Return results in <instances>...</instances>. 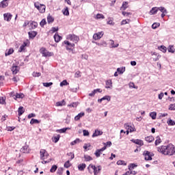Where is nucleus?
<instances>
[{"instance_id":"1","label":"nucleus","mask_w":175,"mask_h":175,"mask_svg":"<svg viewBox=\"0 0 175 175\" xmlns=\"http://www.w3.org/2000/svg\"><path fill=\"white\" fill-rule=\"evenodd\" d=\"M157 151L163 155H169L170 157H172V155H174L175 154V148L173 144H170L167 146L158 147Z\"/></svg>"},{"instance_id":"2","label":"nucleus","mask_w":175,"mask_h":175,"mask_svg":"<svg viewBox=\"0 0 175 175\" xmlns=\"http://www.w3.org/2000/svg\"><path fill=\"white\" fill-rule=\"evenodd\" d=\"M91 169H92V170H94V174L97 175V174H99V172H100V170H102V167H100V165L96 167L92 164H90L88 167V170L90 173H91Z\"/></svg>"},{"instance_id":"3","label":"nucleus","mask_w":175,"mask_h":175,"mask_svg":"<svg viewBox=\"0 0 175 175\" xmlns=\"http://www.w3.org/2000/svg\"><path fill=\"white\" fill-rule=\"evenodd\" d=\"M40 51L42 54V57H53L54 55L53 52L48 51L46 48H41Z\"/></svg>"},{"instance_id":"4","label":"nucleus","mask_w":175,"mask_h":175,"mask_svg":"<svg viewBox=\"0 0 175 175\" xmlns=\"http://www.w3.org/2000/svg\"><path fill=\"white\" fill-rule=\"evenodd\" d=\"M66 39L68 40H70L71 42H74V43H77V42H79V40H80V38H79V36H77L75 34L68 35L66 37Z\"/></svg>"},{"instance_id":"5","label":"nucleus","mask_w":175,"mask_h":175,"mask_svg":"<svg viewBox=\"0 0 175 175\" xmlns=\"http://www.w3.org/2000/svg\"><path fill=\"white\" fill-rule=\"evenodd\" d=\"M35 8L39 10L40 13H44L46 12V5L43 4H40L39 3H34Z\"/></svg>"},{"instance_id":"6","label":"nucleus","mask_w":175,"mask_h":175,"mask_svg":"<svg viewBox=\"0 0 175 175\" xmlns=\"http://www.w3.org/2000/svg\"><path fill=\"white\" fill-rule=\"evenodd\" d=\"M40 159H42V161H44V159H47L49 158V152H47V151L44 149H42L40 151Z\"/></svg>"},{"instance_id":"7","label":"nucleus","mask_w":175,"mask_h":175,"mask_svg":"<svg viewBox=\"0 0 175 175\" xmlns=\"http://www.w3.org/2000/svg\"><path fill=\"white\" fill-rule=\"evenodd\" d=\"M143 155L145 157V161H152V154L148 150H145Z\"/></svg>"},{"instance_id":"8","label":"nucleus","mask_w":175,"mask_h":175,"mask_svg":"<svg viewBox=\"0 0 175 175\" xmlns=\"http://www.w3.org/2000/svg\"><path fill=\"white\" fill-rule=\"evenodd\" d=\"M124 126L125 129H126V131H129L131 133L136 132V129L135 128V126H131L129 123H126L124 124Z\"/></svg>"},{"instance_id":"9","label":"nucleus","mask_w":175,"mask_h":175,"mask_svg":"<svg viewBox=\"0 0 175 175\" xmlns=\"http://www.w3.org/2000/svg\"><path fill=\"white\" fill-rule=\"evenodd\" d=\"M11 70L12 72V75H17V73H18V72L20 71V67L18 66L13 64L12 67L11 68Z\"/></svg>"},{"instance_id":"10","label":"nucleus","mask_w":175,"mask_h":175,"mask_svg":"<svg viewBox=\"0 0 175 175\" xmlns=\"http://www.w3.org/2000/svg\"><path fill=\"white\" fill-rule=\"evenodd\" d=\"M64 44H66V50H72V49H73V47H75V44H72L70 42H69V41L65 40L64 42Z\"/></svg>"},{"instance_id":"11","label":"nucleus","mask_w":175,"mask_h":175,"mask_svg":"<svg viewBox=\"0 0 175 175\" xmlns=\"http://www.w3.org/2000/svg\"><path fill=\"white\" fill-rule=\"evenodd\" d=\"M103 36V31L96 33L93 35L94 40H99Z\"/></svg>"},{"instance_id":"12","label":"nucleus","mask_w":175,"mask_h":175,"mask_svg":"<svg viewBox=\"0 0 175 175\" xmlns=\"http://www.w3.org/2000/svg\"><path fill=\"white\" fill-rule=\"evenodd\" d=\"M106 150V146L103 147L100 149H98L96 150L95 155L97 158H99L100 157V154H102L103 151H105Z\"/></svg>"},{"instance_id":"13","label":"nucleus","mask_w":175,"mask_h":175,"mask_svg":"<svg viewBox=\"0 0 175 175\" xmlns=\"http://www.w3.org/2000/svg\"><path fill=\"white\" fill-rule=\"evenodd\" d=\"M103 132L100 130L96 129L94 133L92 134V137H97V136H102Z\"/></svg>"},{"instance_id":"14","label":"nucleus","mask_w":175,"mask_h":175,"mask_svg":"<svg viewBox=\"0 0 175 175\" xmlns=\"http://www.w3.org/2000/svg\"><path fill=\"white\" fill-rule=\"evenodd\" d=\"M38 27V23L35 21H30L29 23V29H35V28Z\"/></svg>"},{"instance_id":"15","label":"nucleus","mask_w":175,"mask_h":175,"mask_svg":"<svg viewBox=\"0 0 175 175\" xmlns=\"http://www.w3.org/2000/svg\"><path fill=\"white\" fill-rule=\"evenodd\" d=\"M4 20L5 21H10L12 20V18L13 17V15H12L10 13H5L3 14Z\"/></svg>"},{"instance_id":"16","label":"nucleus","mask_w":175,"mask_h":175,"mask_svg":"<svg viewBox=\"0 0 175 175\" xmlns=\"http://www.w3.org/2000/svg\"><path fill=\"white\" fill-rule=\"evenodd\" d=\"M128 8H129V5L128 4V1H124L122 3V6L120 7V10H126V9H128Z\"/></svg>"},{"instance_id":"17","label":"nucleus","mask_w":175,"mask_h":175,"mask_svg":"<svg viewBox=\"0 0 175 175\" xmlns=\"http://www.w3.org/2000/svg\"><path fill=\"white\" fill-rule=\"evenodd\" d=\"M21 152H23L24 154H28L29 153V148L27 145H25L21 149Z\"/></svg>"},{"instance_id":"18","label":"nucleus","mask_w":175,"mask_h":175,"mask_svg":"<svg viewBox=\"0 0 175 175\" xmlns=\"http://www.w3.org/2000/svg\"><path fill=\"white\" fill-rule=\"evenodd\" d=\"M54 39H55V42H56V43H58L61 41V40L62 39V37L60 36L58 33H55V34L54 35Z\"/></svg>"},{"instance_id":"19","label":"nucleus","mask_w":175,"mask_h":175,"mask_svg":"<svg viewBox=\"0 0 175 175\" xmlns=\"http://www.w3.org/2000/svg\"><path fill=\"white\" fill-rule=\"evenodd\" d=\"M14 53V49L11 48L5 51V57H8V55H12V54H13Z\"/></svg>"},{"instance_id":"20","label":"nucleus","mask_w":175,"mask_h":175,"mask_svg":"<svg viewBox=\"0 0 175 175\" xmlns=\"http://www.w3.org/2000/svg\"><path fill=\"white\" fill-rule=\"evenodd\" d=\"M158 13V7H154L151 9V10L149 12V14H157Z\"/></svg>"},{"instance_id":"21","label":"nucleus","mask_w":175,"mask_h":175,"mask_svg":"<svg viewBox=\"0 0 175 175\" xmlns=\"http://www.w3.org/2000/svg\"><path fill=\"white\" fill-rule=\"evenodd\" d=\"M131 142L135 143V144H138V146H143L144 144L141 139H132Z\"/></svg>"},{"instance_id":"22","label":"nucleus","mask_w":175,"mask_h":175,"mask_svg":"<svg viewBox=\"0 0 175 175\" xmlns=\"http://www.w3.org/2000/svg\"><path fill=\"white\" fill-rule=\"evenodd\" d=\"M9 5V3L4 1L3 0L0 2V8H1L2 9H5V8H8V6Z\"/></svg>"},{"instance_id":"23","label":"nucleus","mask_w":175,"mask_h":175,"mask_svg":"<svg viewBox=\"0 0 175 175\" xmlns=\"http://www.w3.org/2000/svg\"><path fill=\"white\" fill-rule=\"evenodd\" d=\"M103 100H107V102H109V101H110V96H105L103 97L102 98L98 99V102L99 103H102V101H103Z\"/></svg>"},{"instance_id":"24","label":"nucleus","mask_w":175,"mask_h":175,"mask_svg":"<svg viewBox=\"0 0 175 175\" xmlns=\"http://www.w3.org/2000/svg\"><path fill=\"white\" fill-rule=\"evenodd\" d=\"M84 116H85L84 112H81L80 113H79L77 116H76L75 117V120L79 121V120H80V118H81V117H84Z\"/></svg>"},{"instance_id":"25","label":"nucleus","mask_w":175,"mask_h":175,"mask_svg":"<svg viewBox=\"0 0 175 175\" xmlns=\"http://www.w3.org/2000/svg\"><path fill=\"white\" fill-rule=\"evenodd\" d=\"M86 166L85 163L79 164L78 165V169L80 172H83L85 169Z\"/></svg>"},{"instance_id":"26","label":"nucleus","mask_w":175,"mask_h":175,"mask_svg":"<svg viewBox=\"0 0 175 175\" xmlns=\"http://www.w3.org/2000/svg\"><path fill=\"white\" fill-rule=\"evenodd\" d=\"M117 72H118V75H123L125 72V67L118 68Z\"/></svg>"},{"instance_id":"27","label":"nucleus","mask_w":175,"mask_h":175,"mask_svg":"<svg viewBox=\"0 0 175 175\" xmlns=\"http://www.w3.org/2000/svg\"><path fill=\"white\" fill-rule=\"evenodd\" d=\"M25 47H27V43L24 42L19 48L18 52L21 53L25 50Z\"/></svg>"},{"instance_id":"28","label":"nucleus","mask_w":175,"mask_h":175,"mask_svg":"<svg viewBox=\"0 0 175 175\" xmlns=\"http://www.w3.org/2000/svg\"><path fill=\"white\" fill-rule=\"evenodd\" d=\"M146 142H148V143H152V142H154V137L152 136H148L145 138Z\"/></svg>"},{"instance_id":"29","label":"nucleus","mask_w":175,"mask_h":175,"mask_svg":"<svg viewBox=\"0 0 175 175\" xmlns=\"http://www.w3.org/2000/svg\"><path fill=\"white\" fill-rule=\"evenodd\" d=\"M62 13L64 16H69V9L68 7H66L64 10H62Z\"/></svg>"},{"instance_id":"30","label":"nucleus","mask_w":175,"mask_h":175,"mask_svg":"<svg viewBox=\"0 0 175 175\" xmlns=\"http://www.w3.org/2000/svg\"><path fill=\"white\" fill-rule=\"evenodd\" d=\"M59 137H61V135H57L56 136H54L53 138H52L53 142H54V143H58V142L59 141Z\"/></svg>"},{"instance_id":"31","label":"nucleus","mask_w":175,"mask_h":175,"mask_svg":"<svg viewBox=\"0 0 175 175\" xmlns=\"http://www.w3.org/2000/svg\"><path fill=\"white\" fill-rule=\"evenodd\" d=\"M110 44L113 49H116L119 46V44L117 42H114V40H111Z\"/></svg>"},{"instance_id":"32","label":"nucleus","mask_w":175,"mask_h":175,"mask_svg":"<svg viewBox=\"0 0 175 175\" xmlns=\"http://www.w3.org/2000/svg\"><path fill=\"white\" fill-rule=\"evenodd\" d=\"M161 143H162V140L161 139V137H159V136H157L156 137L155 146H159Z\"/></svg>"},{"instance_id":"33","label":"nucleus","mask_w":175,"mask_h":175,"mask_svg":"<svg viewBox=\"0 0 175 175\" xmlns=\"http://www.w3.org/2000/svg\"><path fill=\"white\" fill-rule=\"evenodd\" d=\"M18 116H23L24 114V107H20L18 109Z\"/></svg>"},{"instance_id":"34","label":"nucleus","mask_w":175,"mask_h":175,"mask_svg":"<svg viewBox=\"0 0 175 175\" xmlns=\"http://www.w3.org/2000/svg\"><path fill=\"white\" fill-rule=\"evenodd\" d=\"M57 169H58V167L56 165H53L50 170L51 173H55Z\"/></svg>"},{"instance_id":"35","label":"nucleus","mask_w":175,"mask_h":175,"mask_svg":"<svg viewBox=\"0 0 175 175\" xmlns=\"http://www.w3.org/2000/svg\"><path fill=\"white\" fill-rule=\"evenodd\" d=\"M135 167H137V165L136 164H135V163H131L128 166L129 170H133V169H135Z\"/></svg>"},{"instance_id":"36","label":"nucleus","mask_w":175,"mask_h":175,"mask_svg":"<svg viewBox=\"0 0 175 175\" xmlns=\"http://www.w3.org/2000/svg\"><path fill=\"white\" fill-rule=\"evenodd\" d=\"M168 52L169 53H174L175 49H174V46H173V45H170L167 48Z\"/></svg>"},{"instance_id":"37","label":"nucleus","mask_w":175,"mask_h":175,"mask_svg":"<svg viewBox=\"0 0 175 175\" xmlns=\"http://www.w3.org/2000/svg\"><path fill=\"white\" fill-rule=\"evenodd\" d=\"M36 35H38V33H36V31L29 32V38H35V36H36Z\"/></svg>"},{"instance_id":"38","label":"nucleus","mask_w":175,"mask_h":175,"mask_svg":"<svg viewBox=\"0 0 175 175\" xmlns=\"http://www.w3.org/2000/svg\"><path fill=\"white\" fill-rule=\"evenodd\" d=\"M54 21V18H53L51 16L49 15L47 16V22L48 24H50Z\"/></svg>"},{"instance_id":"39","label":"nucleus","mask_w":175,"mask_h":175,"mask_svg":"<svg viewBox=\"0 0 175 175\" xmlns=\"http://www.w3.org/2000/svg\"><path fill=\"white\" fill-rule=\"evenodd\" d=\"M159 49L161 51H162V53H166L167 51V48L163 45L161 46Z\"/></svg>"},{"instance_id":"40","label":"nucleus","mask_w":175,"mask_h":175,"mask_svg":"<svg viewBox=\"0 0 175 175\" xmlns=\"http://www.w3.org/2000/svg\"><path fill=\"white\" fill-rule=\"evenodd\" d=\"M24 98V94L16 93V96H14V99H17V98Z\"/></svg>"},{"instance_id":"41","label":"nucleus","mask_w":175,"mask_h":175,"mask_svg":"<svg viewBox=\"0 0 175 175\" xmlns=\"http://www.w3.org/2000/svg\"><path fill=\"white\" fill-rule=\"evenodd\" d=\"M167 123L168 124V125H170V126H174V125H175V122L172 119L168 120Z\"/></svg>"},{"instance_id":"42","label":"nucleus","mask_w":175,"mask_h":175,"mask_svg":"<svg viewBox=\"0 0 175 175\" xmlns=\"http://www.w3.org/2000/svg\"><path fill=\"white\" fill-rule=\"evenodd\" d=\"M56 106H65V100H62L60 102L56 103Z\"/></svg>"},{"instance_id":"43","label":"nucleus","mask_w":175,"mask_h":175,"mask_svg":"<svg viewBox=\"0 0 175 175\" xmlns=\"http://www.w3.org/2000/svg\"><path fill=\"white\" fill-rule=\"evenodd\" d=\"M117 165H123L124 166H126V163L123 160H119L117 161Z\"/></svg>"},{"instance_id":"44","label":"nucleus","mask_w":175,"mask_h":175,"mask_svg":"<svg viewBox=\"0 0 175 175\" xmlns=\"http://www.w3.org/2000/svg\"><path fill=\"white\" fill-rule=\"evenodd\" d=\"M159 25H160L159 23H154L152 25V29H157V28H158Z\"/></svg>"},{"instance_id":"45","label":"nucleus","mask_w":175,"mask_h":175,"mask_svg":"<svg viewBox=\"0 0 175 175\" xmlns=\"http://www.w3.org/2000/svg\"><path fill=\"white\" fill-rule=\"evenodd\" d=\"M150 116L151 117L152 120H155L157 118V113L156 112H152L150 113Z\"/></svg>"},{"instance_id":"46","label":"nucleus","mask_w":175,"mask_h":175,"mask_svg":"<svg viewBox=\"0 0 175 175\" xmlns=\"http://www.w3.org/2000/svg\"><path fill=\"white\" fill-rule=\"evenodd\" d=\"M157 8L158 10H160V12H161L162 13H167V10H166L164 7H159Z\"/></svg>"},{"instance_id":"47","label":"nucleus","mask_w":175,"mask_h":175,"mask_svg":"<svg viewBox=\"0 0 175 175\" xmlns=\"http://www.w3.org/2000/svg\"><path fill=\"white\" fill-rule=\"evenodd\" d=\"M64 172V168L62 167H59L57 171V174L58 175H62V173Z\"/></svg>"},{"instance_id":"48","label":"nucleus","mask_w":175,"mask_h":175,"mask_svg":"<svg viewBox=\"0 0 175 175\" xmlns=\"http://www.w3.org/2000/svg\"><path fill=\"white\" fill-rule=\"evenodd\" d=\"M96 18L97 19V20H99V19H100V18H105V16H103V14H96Z\"/></svg>"},{"instance_id":"49","label":"nucleus","mask_w":175,"mask_h":175,"mask_svg":"<svg viewBox=\"0 0 175 175\" xmlns=\"http://www.w3.org/2000/svg\"><path fill=\"white\" fill-rule=\"evenodd\" d=\"M6 100V98L5 97H0V104L5 105Z\"/></svg>"},{"instance_id":"50","label":"nucleus","mask_w":175,"mask_h":175,"mask_svg":"<svg viewBox=\"0 0 175 175\" xmlns=\"http://www.w3.org/2000/svg\"><path fill=\"white\" fill-rule=\"evenodd\" d=\"M47 24V22L46 21V19H42L41 22L40 23V27H44Z\"/></svg>"},{"instance_id":"51","label":"nucleus","mask_w":175,"mask_h":175,"mask_svg":"<svg viewBox=\"0 0 175 175\" xmlns=\"http://www.w3.org/2000/svg\"><path fill=\"white\" fill-rule=\"evenodd\" d=\"M77 143H80V139H77L75 141L72 142L70 143V145L71 146H75V145L77 144Z\"/></svg>"},{"instance_id":"52","label":"nucleus","mask_w":175,"mask_h":175,"mask_svg":"<svg viewBox=\"0 0 175 175\" xmlns=\"http://www.w3.org/2000/svg\"><path fill=\"white\" fill-rule=\"evenodd\" d=\"M69 83L66 80H64L62 82L60 83V87H64V85H68Z\"/></svg>"},{"instance_id":"53","label":"nucleus","mask_w":175,"mask_h":175,"mask_svg":"<svg viewBox=\"0 0 175 175\" xmlns=\"http://www.w3.org/2000/svg\"><path fill=\"white\" fill-rule=\"evenodd\" d=\"M30 124L32 125L33 124H39V120L36 119H31L30 121Z\"/></svg>"},{"instance_id":"54","label":"nucleus","mask_w":175,"mask_h":175,"mask_svg":"<svg viewBox=\"0 0 175 175\" xmlns=\"http://www.w3.org/2000/svg\"><path fill=\"white\" fill-rule=\"evenodd\" d=\"M84 158L85 159V161L87 162L90 161H92V157H91L90 156H88V155H85L84 156Z\"/></svg>"},{"instance_id":"55","label":"nucleus","mask_w":175,"mask_h":175,"mask_svg":"<svg viewBox=\"0 0 175 175\" xmlns=\"http://www.w3.org/2000/svg\"><path fill=\"white\" fill-rule=\"evenodd\" d=\"M129 21H131L129 19L123 20L121 22V25H125V24H129Z\"/></svg>"},{"instance_id":"56","label":"nucleus","mask_w":175,"mask_h":175,"mask_svg":"<svg viewBox=\"0 0 175 175\" xmlns=\"http://www.w3.org/2000/svg\"><path fill=\"white\" fill-rule=\"evenodd\" d=\"M122 14L125 16L126 17H129V16H132V13L131 12H122Z\"/></svg>"},{"instance_id":"57","label":"nucleus","mask_w":175,"mask_h":175,"mask_svg":"<svg viewBox=\"0 0 175 175\" xmlns=\"http://www.w3.org/2000/svg\"><path fill=\"white\" fill-rule=\"evenodd\" d=\"M68 129H70V128L62 129L59 130V133H65V132H66V131H68Z\"/></svg>"},{"instance_id":"58","label":"nucleus","mask_w":175,"mask_h":175,"mask_svg":"<svg viewBox=\"0 0 175 175\" xmlns=\"http://www.w3.org/2000/svg\"><path fill=\"white\" fill-rule=\"evenodd\" d=\"M53 84V82L49 83H43L44 87H51V85Z\"/></svg>"},{"instance_id":"59","label":"nucleus","mask_w":175,"mask_h":175,"mask_svg":"<svg viewBox=\"0 0 175 175\" xmlns=\"http://www.w3.org/2000/svg\"><path fill=\"white\" fill-rule=\"evenodd\" d=\"M163 96H165V94L163 92H161L159 94L158 98L160 100L163 99Z\"/></svg>"},{"instance_id":"60","label":"nucleus","mask_w":175,"mask_h":175,"mask_svg":"<svg viewBox=\"0 0 175 175\" xmlns=\"http://www.w3.org/2000/svg\"><path fill=\"white\" fill-rule=\"evenodd\" d=\"M83 136H90V132L87 130H83Z\"/></svg>"},{"instance_id":"61","label":"nucleus","mask_w":175,"mask_h":175,"mask_svg":"<svg viewBox=\"0 0 175 175\" xmlns=\"http://www.w3.org/2000/svg\"><path fill=\"white\" fill-rule=\"evenodd\" d=\"M75 77L76 78L81 77V75H80V71H77L75 72Z\"/></svg>"},{"instance_id":"62","label":"nucleus","mask_w":175,"mask_h":175,"mask_svg":"<svg viewBox=\"0 0 175 175\" xmlns=\"http://www.w3.org/2000/svg\"><path fill=\"white\" fill-rule=\"evenodd\" d=\"M91 147V144H85L83 146V148L84 150H87V148Z\"/></svg>"},{"instance_id":"63","label":"nucleus","mask_w":175,"mask_h":175,"mask_svg":"<svg viewBox=\"0 0 175 175\" xmlns=\"http://www.w3.org/2000/svg\"><path fill=\"white\" fill-rule=\"evenodd\" d=\"M169 110H175V103L170 105Z\"/></svg>"},{"instance_id":"64","label":"nucleus","mask_w":175,"mask_h":175,"mask_svg":"<svg viewBox=\"0 0 175 175\" xmlns=\"http://www.w3.org/2000/svg\"><path fill=\"white\" fill-rule=\"evenodd\" d=\"M70 167V163L69 162V161H66L65 163H64V167Z\"/></svg>"}]
</instances>
